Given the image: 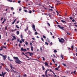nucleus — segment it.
<instances>
[{
    "label": "nucleus",
    "mask_w": 77,
    "mask_h": 77,
    "mask_svg": "<svg viewBox=\"0 0 77 77\" xmlns=\"http://www.w3.org/2000/svg\"><path fill=\"white\" fill-rule=\"evenodd\" d=\"M13 58L14 59H15V62L17 63L18 64H20L21 63H22V62L19 60L18 57H13Z\"/></svg>",
    "instance_id": "f257e3e1"
},
{
    "label": "nucleus",
    "mask_w": 77,
    "mask_h": 77,
    "mask_svg": "<svg viewBox=\"0 0 77 77\" xmlns=\"http://www.w3.org/2000/svg\"><path fill=\"white\" fill-rule=\"evenodd\" d=\"M0 55L3 57L4 60H6V57H7V56L4 55L2 54H0Z\"/></svg>",
    "instance_id": "f03ea898"
},
{
    "label": "nucleus",
    "mask_w": 77,
    "mask_h": 77,
    "mask_svg": "<svg viewBox=\"0 0 77 77\" xmlns=\"http://www.w3.org/2000/svg\"><path fill=\"white\" fill-rule=\"evenodd\" d=\"M58 27H59V28L60 29H61V30H65V29H63V28H64L63 27H61L60 26V25H58Z\"/></svg>",
    "instance_id": "7ed1b4c3"
},
{
    "label": "nucleus",
    "mask_w": 77,
    "mask_h": 77,
    "mask_svg": "<svg viewBox=\"0 0 77 77\" xmlns=\"http://www.w3.org/2000/svg\"><path fill=\"white\" fill-rule=\"evenodd\" d=\"M20 50H21V51H27V50H26V49H23V48H21Z\"/></svg>",
    "instance_id": "20e7f679"
},
{
    "label": "nucleus",
    "mask_w": 77,
    "mask_h": 77,
    "mask_svg": "<svg viewBox=\"0 0 77 77\" xmlns=\"http://www.w3.org/2000/svg\"><path fill=\"white\" fill-rule=\"evenodd\" d=\"M32 28L35 32H36V30L35 29V25H32Z\"/></svg>",
    "instance_id": "39448f33"
},
{
    "label": "nucleus",
    "mask_w": 77,
    "mask_h": 77,
    "mask_svg": "<svg viewBox=\"0 0 77 77\" xmlns=\"http://www.w3.org/2000/svg\"><path fill=\"white\" fill-rule=\"evenodd\" d=\"M2 75L3 77H5V75L6 74V72H5L4 73H3V72H2Z\"/></svg>",
    "instance_id": "423d86ee"
},
{
    "label": "nucleus",
    "mask_w": 77,
    "mask_h": 77,
    "mask_svg": "<svg viewBox=\"0 0 77 77\" xmlns=\"http://www.w3.org/2000/svg\"><path fill=\"white\" fill-rule=\"evenodd\" d=\"M21 41H22V42H24V39H23V35H21Z\"/></svg>",
    "instance_id": "0eeeda50"
},
{
    "label": "nucleus",
    "mask_w": 77,
    "mask_h": 77,
    "mask_svg": "<svg viewBox=\"0 0 77 77\" xmlns=\"http://www.w3.org/2000/svg\"><path fill=\"white\" fill-rule=\"evenodd\" d=\"M27 53L29 54V56H33V54L32 53H31L30 52H27Z\"/></svg>",
    "instance_id": "6e6552de"
},
{
    "label": "nucleus",
    "mask_w": 77,
    "mask_h": 77,
    "mask_svg": "<svg viewBox=\"0 0 77 77\" xmlns=\"http://www.w3.org/2000/svg\"><path fill=\"white\" fill-rule=\"evenodd\" d=\"M45 75L46 76V77H48V75H47V70H46L45 72Z\"/></svg>",
    "instance_id": "1a4fd4ad"
},
{
    "label": "nucleus",
    "mask_w": 77,
    "mask_h": 77,
    "mask_svg": "<svg viewBox=\"0 0 77 77\" xmlns=\"http://www.w3.org/2000/svg\"><path fill=\"white\" fill-rule=\"evenodd\" d=\"M10 67H11V69H12H12H15V67H12V65H11V64H10Z\"/></svg>",
    "instance_id": "9d476101"
},
{
    "label": "nucleus",
    "mask_w": 77,
    "mask_h": 77,
    "mask_svg": "<svg viewBox=\"0 0 77 77\" xmlns=\"http://www.w3.org/2000/svg\"><path fill=\"white\" fill-rule=\"evenodd\" d=\"M22 54H24V56H26V57H27V58H28L29 59V57L27 56V55H26L25 54H24V52H23L22 53Z\"/></svg>",
    "instance_id": "9b49d317"
},
{
    "label": "nucleus",
    "mask_w": 77,
    "mask_h": 77,
    "mask_svg": "<svg viewBox=\"0 0 77 77\" xmlns=\"http://www.w3.org/2000/svg\"><path fill=\"white\" fill-rule=\"evenodd\" d=\"M61 22H62V23H64V24H66V21L63 20H61Z\"/></svg>",
    "instance_id": "f8f14e48"
},
{
    "label": "nucleus",
    "mask_w": 77,
    "mask_h": 77,
    "mask_svg": "<svg viewBox=\"0 0 77 77\" xmlns=\"http://www.w3.org/2000/svg\"><path fill=\"white\" fill-rule=\"evenodd\" d=\"M8 58L9 60H10V61H13V60H11L10 59V57H8Z\"/></svg>",
    "instance_id": "ddd939ff"
},
{
    "label": "nucleus",
    "mask_w": 77,
    "mask_h": 77,
    "mask_svg": "<svg viewBox=\"0 0 77 77\" xmlns=\"http://www.w3.org/2000/svg\"><path fill=\"white\" fill-rule=\"evenodd\" d=\"M59 41L60 42H61V43H63V42L62 41V40L60 39H59Z\"/></svg>",
    "instance_id": "4468645a"
},
{
    "label": "nucleus",
    "mask_w": 77,
    "mask_h": 77,
    "mask_svg": "<svg viewBox=\"0 0 77 77\" xmlns=\"http://www.w3.org/2000/svg\"><path fill=\"white\" fill-rule=\"evenodd\" d=\"M45 65H46V66H48V63H47V62H45Z\"/></svg>",
    "instance_id": "2eb2a0df"
},
{
    "label": "nucleus",
    "mask_w": 77,
    "mask_h": 77,
    "mask_svg": "<svg viewBox=\"0 0 77 77\" xmlns=\"http://www.w3.org/2000/svg\"><path fill=\"white\" fill-rule=\"evenodd\" d=\"M26 28H27L26 29H25V31H27V30H29V28L28 27H27Z\"/></svg>",
    "instance_id": "dca6fc26"
},
{
    "label": "nucleus",
    "mask_w": 77,
    "mask_h": 77,
    "mask_svg": "<svg viewBox=\"0 0 77 77\" xmlns=\"http://www.w3.org/2000/svg\"><path fill=\"white\" fill-rule=\"evenodd\" d=\"M42 68L43 70L44 71H45V67H44V66H42Z\"/></svg>",
    "instance_id": "f3484780"
},
{
    "label": "nucleus",
    "mask_w": 77,
    "mask_h": 77,
    "mask_svg": "<svg viewBox=\"0 0 77 77\" xmlns=\"http://www.w3.org/2000/svg\"><path fill=\"white\" fill-rule=\"evenodd\" d=\"M47 39H48V41L49 42H50V39H48V38H47Z\"/></svg>",
    "instance_id": "a211bd4d"
},
{
    "label": "nucleus",
    "mask_w": 77,
    "mask_h": 77,
    "mask_svg": "<svg viewBox=\"0 0 77 77\" xmlns=\"http://www.w3.org/2000/svg\"><path fill=\"white\" fill-rule=\"evenodd\" d=\"M31 51H33V46H31Z\"/></svg>",
    "instance_id": "6ab92c4d"
},
{
    "label": "nucleus",
    "mask_w": 77,
    "mask_h": 77,
    "mask_svg": "<svg viewBox=\"0 0 77 77\" xmlns=\"http://www.w3.org/2000/svg\"><path fill=\"white\" fill-rule=\"evenodd\" d=\"M29 12H28V13H29V14H32V11L30 10H29Z\"/></svg>",
    "instance_id": "aec40b11"
},
{
    "label": "nucleus",
    "mask_w": 77,
    "mask_h": 77,
    "mask_svg": "<svg viewBox=\"0 0 77 77\" xmlns=\"http://www.w3.org/2000/svg\"><path fill=\"white\" fill-rule=\"evenodd\" d=\"M5 69L8 71V72H9V69H8L7 68H5Z\"/></svg>",
    "instance_id": "412c9836"
},
{
    "label": "nucleus",
    "mask_w": 77,
    "mask_h": 77,
    "mask_svg": "<svg viewBox=\"0 0 77 77\" xmlns=\"http://www.w3.org/2000/svg\"><path fill=\"white\" fill-rule=\"evenodd\" d=\"M25 44L26 45H28L29 44L27 42H26L25 43Z\"/></svg>",
    "instance_id": "4be33fe9"
},
{
    "label": "nucleus",
    "mask_w": 77,
    "mask_h": 77,
    "mask_svg": "<svg viewBox=\"0 0 77 77\" xmlns=\"http://www.w3.org/2000/svg\"><path fill=\"white\" fill-rule=\"evenodd\" d=\"M17 35H19L20 34V32H19V31H17Z\"/></svg>",
    "instance_id": "5701e85b"
},
{
    "label": "nucleus",
    "mask_w": 77,
    "mask_h": 77,
    "mask_svg": "<svg viewBox=\"0 0 77 77\" xmlns=\"http://www.w3.org/2000/svg\"><path fill=\"white\" fill-rule=\"evenodd\" d=\"M62 64L63 65V66H66V65L65 64L63 63Z\"/></svg>",
    "instance_id": "b1692460"
},
{
    "label": "nucleus",
    "mask_w": 77,
    "mask_h": 77,
    "mask_svg": "<svg viewBox=\"0 0 77 77\" xmlns=\"http://www.w3.org/2000/svg\"><path fill=\"white\" fill-rule=\"evenodd\" d=\"M55 69H56V70H57V71H59V70L58 68H55Z\"/></svg>",
    "instance_id": "393cba45"
},
{
    "label": "nucleus",
    "mask_w": 77,
    "mask_h": 77,
    "mask_svg": "<svg viewBox=\"0 0 77 77\" xmlns=\"http://www.w3.org/2000/svg\"><path fill=\"white\" fill-rule=\"evenodd\" d=\"M61 57L62 58V59H63V55H61Z\"/></svg>",
    "instance_id": "a878e982"
},
{
    "label": "nucleus",
    "mask_w": 77,
    "mask_h": 77,
    "mask_svg": "<svg viewBox=\"0 0 77 77\" xmlns=\"http://www.w3.org/2000/svg\"><path fill=\"white\" fill-rule=\"evenodd\" d=\"M18 26L17 25H16V27H17V29H19L20 28V27H18Z\"/></svg>",
    "instance_id": "bb28decb"
},
{
    "label": "nucleus",
    "mask_w": 77,
    "mask_h": 77,
    "mask_svg": "<svg viewBox=\"0 0 77 77\" xmlns=\"http://www.w3.org/2000/svg\"><path fill=\"white\" fill-rule=\"evenodd\" d=\"M47 24H48V25L49 26H50V23H49L48 22L47 23Z\"/></svg>",
    "instance_id": "cd10ccee"
},
{
    "label": "nucleus",
    "mask_w": 77,
    "mask_h": 77,
    "mask_svg": "<svg viewBox=\"0 0 77 77\" xmlns=\"http://www.w3.org/2000/svg\"><path fill=\"white\" fill-rule=\"evenodd\" d=\"M43 38H44V39H45V38H46V37H45V36L43 35Z\"/></svg>",
    "instance_id": "c85d7f7f"
},
{
    "label": "nucleus",
    "mask_w": 77,
    "mask_h": 77,
    "mask_svg": "<svg viewBox=\"0 0 77 77\" xmlns=\"http://www.w3.org/2000/svg\"><path fill=\"white\" fill-rule=\"evenodd\" d=\"M75 51H76V52H77V48H75Z\"/></svg>",
    "instance_id": "c756f323"
},
{
    "label": "nucleus",
    "mask_w": 77,
    "mask_h": 77,
    "mask_svg": "<svg viewBox=\"0 0 77 77\" xmlns=\"http://www.w3.org/2000/svg\"><path fill=\"white\" fill-rule=\"evenodd\" d=\"M42 58H43V60L45 61V58H44V57H42Z\"/></svg>",
    "instance_id": "7c9ffc66"
},
{
    "label": "nucleus",
    "mask_w": 77,
    "mask_h": 77,
    "mask_svg": "<svg viewBox=\"0 0 77 77\" xmlns=\"http://www.w3.org/2000/svg\"><path fill=\"white\" fill-rule=\"evenodd\" d=\"M54 52L55 53H57V51L56 50H54Z\"/></svg>",
    "instance_id": "2f4dec72"
},
{
    "label": "nucleus",
    "mask_w": 77,
    "mask_h": 77,
    "mask_svg": "<svg viewBox=\"0 0 77 77\" xmlns=\"http://www.w3.org/2000/svg\"><path fill=\"white\" fill-rule=\"evenodd\" d=\"M45 44H46V45H48V42H45Z\"/></svg>",
    "instance_id": "473e14b6"
},
{
    "label": "nucleus",
    "mask_w": 77,
    "mask_h": 77,
    "mask_svg": "<svg viewBox=\"0 0 77 77\" xmlns=\"http://www.w3.org/2000/svg\"><path fill=\"white\" fill-rule=\"evenodd\" d=\"M13 38L15 40L16 39V37H15V36H13Z\"/></svg>",
    "instance_id": "72a5a7b5"
},
{
    "label": "nucleus",
    "mask_w": 77,
    "mask_h": 77,
    "mask_svg": "<svg viewBox=\"0 0 77 77\" xmlns=\"http://www.w3.org/2000/svg\"><path fill=\"white\" fill-rule=\"evenodd\" d=\"M13 71L14 72V73H16V72H17V71H15L14 70V69H12Z\"/></svg>",
    "instance_id": "f704fd0d"
},
{
    "label": "nucleus",
    "mask_w": 77,
    "mask_h": 77,
    "mask_svg": "<svg viewBox=\"0 0 77 77\" xmlns=\"http://www.w3.org/2000/svg\"><path fill=\"white\" fill-rule=\"evenodd\" d=\"M41 39L43 42H44V39H43V38H41Z\"/></svg>",
    "instance_id": "c9c22d12"
},
{
    "label": "nucleus",
    "mask_w": 77,
    "mask_h": 77,
    "mask_svg": "<svg viewBox=\"0 0 77 77\" xmlns=\"http://www.w3.org/2000/svg\"><path fill=\"white\" fill-rule=\"evenodd\" d=\"M69 18L71 20H72V17H69Z\"/></svg>",
    "instance_id": "e433bc0d"
},
{
    "label": "nucleus",
    "mask_w": 77,
    "mask_h": 77,
    "mask_svg": "<svg viewBox=\"0 0 77 77\" xmlns=\"http://www.w3.org/2000/svg\"><path fill=\"white\" fill-rule=\"evenodd\" d=\"M71 47L72 49H73L74 48V46L72 45Z\"/></svg>",
    "instance_id": "4c0bfd02"
},
{
    "label": "nucleus",
    "mask_w": 77,
    "mask_h": 77,
    "mask_svg": "<svg viewBox=\"0 0 77 77\" xmlns=\"http://www.w3.org/2000/svg\"><path fill=\"white\" fill-rule=\"evenodd\" d=\"M29 35H30V34H31V32H30V31H29Z\"/></svg>",
    "instance_id": "58836bf2"
},
{
    "label": "nucleus",
    "mask_w": 77,
    "mask_h": 77,
    "mask_svg": "<svg viewBox=\"0 0 77 77\" xmlns=\"http://www.w3.org/2000/svg\"><path fill=\"white\" fill-rule=\"evenodd\" d=\"M18 3H21V1H18Z\"/></svg>",
    "instance_id": "ea45409f"
},
{
    "label": "nucleus",
    "mask_w": 77,
    "mask_h": 77,
    "mask_svg": "<svg viewBox=\"0 0 77 77\" xmlns=\"http://www.w3.org/2000/svg\"><path fill=\"white\" fill-rule=\"evenodd\" d=\"M52 61L54 63H55V61H54V59H52Z\"/></svg>",
    "instance_id": "a19ab883"
},
{
    "label": "nucleus",
    "mask_w": 77,
    "mask_h": 77,
    "mask_svg": "<svg viewBox=\"0 0 77 77\" xmlns=\"http://www.w3.org/2000/svg\"><path fill=\"white\" fill-rule=\"evenodd\" d=\"M49 6L51 7V9H53L54 8V7H51L50 5H49Z\"/></svg>",
    "instance_id": "79ce46f5"
},
{
    "label": "nucleus",
    "mask_w": 77,
    "mask_h": 77,
    "mask_svg": "<svg viewBox=\"0 0 77 77\" xmlns=\"http://www.w3.org/2000/svg\"><path fill=\"white\" fill-rule=\"evenodd\" d=\"M49 10H50L49 11H52L53 9H49Z\"/></svg>",
    "instance_id": "37998d69"
},
{
    "label": "nucleus",
    "mask_w": 77,
    "mask_h": 77,
    "mask_svg": "<svg viewBox=\"0 0 77 77\" xmlns=\"http://www.w3.org/2000/svg\"><path fill=\"white\" fill-rule=\"evenodd\" d=\"M3 48H5V49H6V47L3 46Z\"/></svg>",
    "instance_id": "c03bdc74"
},
{
    "label": "nucleus",
    "mask_w": 77,
    "mask_h": 77,
    "mask_svg": "<svg viewBox=\"0 0 77 77\" xmlns=\"http://www.w3.org/2000/svg\"><path fill=\"white\" fill-rule=\"evenodd\" d=\"M72 22H75V20H74V19H73L72 20Z\"/></svg>",
    "instance_id": "a18cd8bd"
},
{
    "label": "nucleus",
    "mask_w": 77,
    "mask_h": 77,
    "mask_svg": "<svg viewBox=\"0 0 77 77\" xmlns=\"http://www.w3.org/2000/svg\"><path fill=\"white\" fill-rule=\"evenodd\" d=\"M61 40H62V41H64V39H63V38H61Z\"/></svg>",
    "instance_id": "49530a36"
},
{
    "label": "nucleus",
    "mask_w": 77,
    "mask_h": 77,
    "mask_svg": "<svg viewBox=\"0 0 77 77\" xmlns=\"http://www.w3.org/2000/svg\"><path fill=\"white\" fill-rule=\"evenodd\" d=\"M32 58H30L29 59H26V60H30V59H32Z\"/></svg>",
    "instance_id": "de8ad7c7"
},
{
    "label": "nucleus",
    "mask_w": 77,
    "mask_h": 77,
    "mask_svg": "<svg viewBox=\"0 0 77 77\" xmlns=\"http://www.w3.org/2000/svg\"><path fill=\"white\" fill-rule=\"evenodd\" d=\"M48 15H49V17H51V16L50 15V14H48Z\"/></svg>",
    "instance_id": "09e8293b"
},
{
    "label": "nucleus",
    "mask_w": 77,
    "mask_h": 77,
    "mask_svg": "<svg viewBox=\"0 0 77 77\" xmlns=\"http://www.w3.org/2000/svg\"><path fill=\"white\" fill-rule=\"evenodd\" d=\"M24 11L25 12H27V10H25Z\"/></svg>",
    "instance_id": "8fccbe9b"
},
{
    "label": "nucleus",
    "mask_w": 77,
    "mask_h": 77,
    "mask_svg": "<svg viewBox=\"0 0 77 77\" xmlns=\"http://www.w3.org/2000/svg\"><path fill=\"white\" fill-rule=\"evenodd\" d=\"M20 44H22V41H20Z\"/></svg>",
    "instance_id": "3c124183"
},
{
    "label": "nucleus",
    "mask_w": 77,
    "mask_h": 77,
    "mask_svg": "<svg viewBox=\"0 0 77 77\" xmlns=\"http://www.w3.org/2000/svg\"><path fill=\"white\" fill-rule=\"evenodd\" d=\"M53 56H54V57H56V56L55 55H54V54L53 55Z\"/></svg>",
    "instance_id": "603ef678"
},
{
    "label": "nucleus",
    "mask_w": 77,
    "mask_h": 77,
    "mask_svg": "<svg viewBox=\"0 0 77 77\" xmlns=\"http://www.w3.org/2000/svg\"><path fill=\"white\" fill-rule=\"evenodd\" d=\"M16 20H17V19H15V20H14V23H15V21H16Z\"/></svg>",
    "instance_id": "864d4df0"
},
{
    "label": "nucleus",
    "mask_w": 77,
    "mask_h": 77,
    "mask_svg": "<svg viewBox=\"0 0 77 77\" xmlns=\"http://www.w3.org/2000/svg\"><path fill=\"white\" fill-rule=\"evenodd\" d=\"M75 72H76V71H74L73 72V73H74V74H75Z\"/></svg>",
    "instance_id": "5fc2aeb1"
},
{
    "label": "nucleus",
    "mask_w": 77,
    "mask_h": 77,
    "mask_svg": "<svg viewBox=\"0 0 77 77\" xmlns=\"http://www.w3.org/2000/svg\"><path fill=\"white\" fill-rule=\"evenodd\" d=\"M35 35H38V32H35Z\"/></svg>",
    "instance_id": "6e6d98bb"
},
{
    "label": "nucleus",
    "mask_w": 77,
    "mask_h": 77,
    "mask_svg": "<svg viewBox=\"0 0 77 77\" xmlns=\"http://www.w3.org/2000/svg\"><path fill=\"white\" fill-rule=\"evenodd\" d=\"M32 39L33 40H34L35 41V38H32Z\"/></svg>",
    "instance_id": "4d7b16f0"
},
{
    "label": "nucleus",
    "mask_w": 77,
    "mask_h": 77,
    "mask_svg": "<svg viewBox=\"0 0 77 77\" xmlns=\"http://www.w3.org/2000/svg\"><path fill=\"white\" fill-rule=\"evenodd\" d=\"M3 50V49L1 48V49H0V51H1V50Z\"/></svg>",
    "instance_id": "13d9d810"
},
{
    "label": "nucleus",
    "mask_w": 77,
    "mask_h": 77,
    "mask_svg": "<svg viewBox=\"0 0 77 77\" xmlns=\"http://www.w3.org/2000/svg\"><path fill=\"white\" fill-rule=\"evenodd\" d=\"M30 45H32V43H30Z\"/></svg>",
    "instance_id": "bf43d9fd"
},
{
    "label": "nucleus",
    "mask_w": 77,
    "mask_h": 77,
    "mask_svg": "<svg viewBox=\"0 0 77 77\" xmlns=\"http://www.w3.org/2000/svg\"><path fill=\"white\" fill-rule=\"evenodd\" d=\"M17 41H20V39H17Z\"/></svg>",
    "instance_id": "052dcab7"
},
{
    "label": "nucleus",
    "mask_w": 77,
    "mask_h": 77,
    "mask_svg": "<svg viewBox=\"0 0 77 77\" xmlns=\"http://www.w3.org/2000/svg\"><path fill=\"white\" fill-rule=\"evenodd\" d=\"M5 30H7V26H6L5 28Z\"/></svg>",
    "instance_id": "680f3d73"
},
{
    "label": "nucleus",
    "mask_w": 77,
    "mask_h": 77,
    "mask_svg": "<svg viewBox=\"0 0 77 77\" xmlns=\"http://www.w3.org/2000/svg\"><path fill=\"white\" fill-rule=\"evenodd\" d=\"M22 10L21 8H19V11H21V10Z\"/></svg>",
    "instance_id": "e2e57ef3"
},
{
    "label": "nucleus",
    "mask_w": 77,
    "mask_h": 77,
    "mask_svg": "<svg viewBox=\"0 0 77 77\" xmlns=\"http://www.w3.org/2000/svg\"><path fill=\"white\" fill-rule=\"evenodd\" d=\"M42 77H45V75H42Z\"/></svg>",
    "instance_id": "0e129e2a"
},
{
    "label": "nucleus",
    "mask_w": 77,
    "mask_h": 77,
    "mask_svg": "<svg viewBox=\"0 0 77 77\" xmlns=\"http://www.w3.org/2000/svg\"><path fill=\"white\" fill-rule=\"evenodd\" d=\"M14 23H15V22H13L12 23V24H14Z\"/></svg>",
    "instance_id": "69168bd1"
},
{
    "label": "nucleus",
    "mask_w": 77,
    "mask_h": 77,
    "mask_svg": "<svg viewBox=\"0 0 77 77\" xmlns=\"http://www.w3.org/2000/svg\"><path fill=\"white\" fill-rule=\"evenodd\" d=\"M51 45H53V43L52 42H51L50 43Z\"/></svg>",
    "instance_id": "338daca9"
},
{
    "label": "nucleus",
    "mask_w": 77,
    "mask_h": 77,
    "mask_svg": "<svg viewBox=\"0 0 77 77\" xmlns=\"http://www.w3.org/2000/svg\"><path fill=\"white\" fill-rule=\"evenodd\" d=\"M36 38H39V36H36Z\"/></svg>",
    "instance_id": "774afa93"
}]
</instances>
